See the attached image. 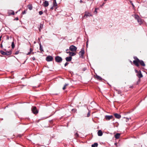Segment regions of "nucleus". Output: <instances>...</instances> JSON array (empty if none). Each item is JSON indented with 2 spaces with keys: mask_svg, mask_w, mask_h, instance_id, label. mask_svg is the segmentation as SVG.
<instances>
[{
  "mask_svg": "<svg viewBox=\"0 0 147 147\" xmlns=\"http://www.w3.org/2000/svg\"><path fill=\"white\" fill-rule=\"evenodd\" d=\"M9 13L11 15H14V11L12 10H10L9 11Z\"/></svg>",
  "mask_w": 147,
  "mask_h": 147,
  "instance_id": "412c9836",
  "label": "nucleus"
},
{
  "mask_svg": "<svg viewBox=\"0 0 147 147\" xmlns=\"http://www.w3.org/2000/svg\"><path fill=\"white\" fill-rule=\"evenodd\" d=\"M19 53V51H16L15 52V55H17V54H18Z\"/></svg>",
  "mask_w": 147,
  "mask_h": 147,
  "instance_id": "72a5a7b5",
  "label": "nucleus"
},
{
  "mask_svg": "<svg viewBox=\"0 0 147 147\" xmlns=\"http://www.w3.org/2000/svg\"><path fill=\"white\" fill-rule=\"evenodd\" d=\"M0 52L1 54L3 55H5V52L2 50H1L0 51Z\"/></svg>",
  "mask_w": 147,
  "mask_h": 147,
  "instance_id": "5701e85b",
  "label": "nucleus"
},
{
  "mask_svg": "<svg viewBox=\"0 0 147 147\" xmlns=\"http://www.w3.org/2000/svg\"><path fill=\"white\" fill-rule=\"evenodd\" d=\"M116 91L117 92H118V93L119 94H121V92L119 90H116Z\"/></svg>",
  "mask_w": 147,
  "mask_h": 147,
  "instance_id": "7c9ffc66",
  "label": "nucleus"
},
{
  "mask_svg": "<svg viewBox=\"0 0 147 147\" xmlns=\"http://www.w3.org/2000/svg\"><path fill=\"white\" fill-rule=\"evenodd\" d=\"M139 63H140V65L143 66H145V65L144 63V62L142 60H140Z\"/></svg>",
  "mask_w": 147,
  "mask_h": 147,
  "instance_id": "f3484780",
  "label": "nucleus"
},
{
  "mask_svg": "<svg viewBox=\"0 0 147 147\" xmlns=\"http://www.w3.org/2000/svg\"><path fill=\"white\" fill-rule=\"evenodd\" d=\"M51 9H53V7H52L51 8Z\"/></svg>",
  "mask_w": 147,
  "mask_h": 147,
  "instance_id": "de8ad7c7",
  "label": "nucleus"
},
{
  "mask_svg": "<svg viewBox=\"0 0 147 147\" xmlns=\"http://www.w3.org/2000/svg\"><path fill=\"white\" fill-rule=\"evenodd\" d=\"M80 3H82V1L81 0V1H80Z\"/></svg>",
  "mask_w": 147,
  "mask_h": 147,
  "instance_id": "49530a36",
  "label": "nucleus"
},
{
  "mask_svg": "<svg viewBox=\"0 0 147 147\" xmlns=\"http://www.w3.org/2000/svg\"><path fill=\"white\" fill-rule=\"evenodd\" d=\"M131 5H132L133 7H134V5L133 4V3H131Z\"/></svg>",
  "mask_w": 147,
  "mask_h": 147,
  "instance_id": "ea45409f",
  "label": "nucleus"
},
{
  "mask_svg": "<svg viewBox=\"0 0 147 147\" xmlns=\"http://www.w3.org/2000/svg\"><path fill=\"white\" fill-rule=\"evenodd\" d=\"M86 44H86V45H87H87H88V44H87V42H86Z\"/></svg>",
  "mask_w": 147,
  "mask_h": 147,
  "instance_id": "8fccbe9b",
  "label": "nucleus"
},
{
  "mask_svg": "<svg viewBox=\"0 0 147 147\" xmlns=\"http://www.w3.org/2000/svg\"><path fill=\"white\" fill-rule=\"evenodd\" d=\"M40 28H41V29H42V24H40Z\"/></svg>",
  "mask_w": 147,
  "mask_h": 147,
  "instance_id": "a19ab883",
  "label": "nucleus"
},
{
  "mask_svg": "<svg viewBox=\"0 0 147 147\" xmlns=\"http://www.w3.org/2000/svg\"><path fill=\"white\" fill-rule=\"evenodd\" d=\"M40 50L42 51H43V49L41 46V44H40Z\"/></svg>",
  "mask_w": 147,
  "mask_h": 147,
  "instance_id": "b1692460",
  "label": "nucleus"
},
{
  "mask_svg": "<svg viewBox=\"0 0 147 147\" xmlns=\"http://www.w3.org/2000/svg\"><path fill=\"white\" fill-rule=\"evenodd\" d=\"M39 30L40 31V29H39Z\"/></svg>",
  "mask_w": 147,
  "mask_h": 147,
  "instance_id": "603ef678",
  "label": "nucleus"
},
{
  "mask_svg": "<svg viewBox=\"0 0 147 147\" xmlns=\"http://www.w3.org/2000/svg\"><path fill=\"white\" fill-rule=\"evenodd\" d=\"M53 6H57V3L56 0H54L53 2Z\"/></svg>",
  "mask_w": 147,
  "mask_h": 147,
  "instance_id": "4be33fe9",
  "label": "nucleus"
},
{
  "mask_svg": "<svg viewBox=\"0 0 147 147\" xmlns=\"http://www.w3.org/2000/svg\"><path fill=\"white\" fill-rule=\"evenodd\" d=\"M135 72L137 74H138L139 72V71L136 69H135Z\"/></svg>",
  "mask_w": 147,
  "mask_h": 147,
  "instance_id": "f704fd0d",
  "label": "nucleus"
},
{
  "mask_svg": "<svg viewBox=\"0 0 147 147\" xmlns=\"http://www.w3.org/2000/svg\"><path fill=\"white\" fill-rule=\"evenodd\" d=\"M69 48L70 50L73 52L76 51L77 49V47L73 45L70 46Z\"/></svg>",
  "mask_w": 147,
  "mask_h": 147,
  "instance_id": "7ed1b4c3",
  "label": "nucleus"
},
{
  "mask_svg": "<svg viewBox=\"0 0 147 147\" xmlns=\"http://www.w3.org/2000/svg\"><path fill=\"white\" fill-rule=\"evenodd\" d=\"M69 55L70 56H74L75 55H76V53L74 52H70L69 53Z\"/></svg>",
  "mask_w": 147,
  "mask_h": 147,
  "instance_id": "4468645a",
  "label": "nucleus"
},
{
  "mask_svg": "<svg viewBox=\"0 0 147 147\" xmlns=\"http://www.w3.org/2000/svg\"><path fill=\"white\" fill-rule=\"evenodd\" d=\"M98 144L97 143H95L92 145V147H97L98 146Z\"/></svg>",
  "mask_w": 147,
  "mask_h": 147,
  "instance_id": "6ab92c4d",
  "label": "nucleus"
},
{
  "mask_svg": "<svg viewBox=\"0 0 147 147\" xmlns=\"http://www.w3.org/2000/svg\"><path fill=\"white\" fill-rule=\"evenodd\" d=\"M30 51H31V52L32 51V49L31 48H30Z\"/></svg>",
  "mask_w": 147,
  "mask_h": 147,
  "instance_id": "c03bdc74",
  "label": "nucleus"
},
{
  "mask_svg": "<svg viewBox=\"0 0 147 147\" xmlns=\"http://www.w3.org/2000/svg\"><path fill=\"white\" fill-rule=\"evenodd\" d=\"M98 9V8H96L95 9V11H94V13L95 14H96L97 13V10Z\"/></svg>",
  "mask_w": 147,
  "mask_h": 147,
  "instance_id": "cd10ccee",
  "label": "nucleus"
},
{
  "mask_svg": "<svg viewBox=\"0 0 147 147\" xmlns=\"http://www.w3.org/2000/svg\"><path fill=\"white\" fill-rule=\"evenodd\" d=\"M3 50H4L5 51H6V49H4Z\"/></svg>",
  "mask_w": 147,
  "mask_h": 147,
  "instance_id": "09e8293b",
  "label": "nucleus"
},
{
  "mask_svg": "<svg viewBox=\"0 0 147 147\" xmlns=\"http://www.w3.org/2000/svg\"><path fill=\"white\" fill-rule=\"evenodd\" d=\"M90 112L89 111L88 113L87 117H89L90 116Z\"/></svg>",
  "mask_w": 147,
  "mask_h": 147,
  "instance_id": "2f4dec72",
  "label": "nucleus"
},
{
  "mask_svg": "<svg viewBox=\"0 0 147 147\" xmlns=\"http://www.w3.org/2000/svg\"><path fill=\"white\" fill-rule=\"evenodd\" d=\"M26 10H24L22 13L23 14H25V13H26Z\"/></svg>",
  "mask_w": 147,
  "mask_h": 147,
  "instance_id": "c756f323",
  "label": "nucleus"
},
{
  "mask_svg": "<svg viewBox=\"0 0 147 147\" xmlns=\"http://www.w3.org/2000/svg\"><path fill=\"white\" fill-rule=\"evenodd\" d=\"M98 135L99 136H101L102 135V131L100 130H99L98 132Z\"/></svg>",
  "mask_w": 147,
  "mask_h": 147,
  "instance_id": "a211bd4d",
  "label": "nucleus"
},
{
  "mask_svg": "<svg viewBox=\"0 0 147 147\" xmlns=\"http://www.w3.org/2000/svg\"><path fill=\"white\" fill-rule=\"evenodd\" d=\"M146 74H147V73H146Z\"/></svg>",
  "mask_w": 147,
  "mask_h": 147,
  "instance_id": "5fc2aeb1",
  "label": "nucleus"
},
{
  "mask_svg": "<svg viewBox=\"0 0 147 147\" xmlns=\"http://www.w3.org/2000/svg\"><path fill=\"white\" fill-rule=\"evenodd\" d=\"M1 36L0 37V41L1 40Z\"/></svg>",
  "mask_w": 147,
  "mask_h": 147,
  "instance_id": "a18cd8bd",
  "label": "nucleus"
},
{
  "mask_svg": "<svg viewBox=\"0 0 147 147\" xmlns=\"http://www.w3.org/2000/svg\"><path fill=\"white\" fill-rule=\"evenodd\" d=\"M84 53V50L82 49H81L80 52H79V55L80 56H82Z\"/></svg>",
  "mask_w": 147,
  "mask_h": 147,
  "instance_id": "1a4fd4ad",
  "label": "nucleus"
},
{
  "mask_svg": "<svg viewBox=\"0 0 147 147\" xmlns=\"http://www.w3.org/2000/svg\"><path fill=\"white\" fill-rule=\"evenodd\" d=\"M68 64V63L67 62H66L65 64V66H67V64Z\"/></svg>",
  "mask_w": 147,
  "mask_h": 147,
  "instance_id": "c9c22d12",
  "label": "nucleus"
},
{
  "mask_svg": "<svg viewBox=\"0 0 147 147\" xmlns=\"http://www.w3.org/2000/svg\"><path fill=\"white\" fill-rule=\"evenodd\" d=\"M134 18L139 23V24H141L143 23V22L141 19L140 18L139 16L137 15H135L134 16Z\"/></svg>",
  "mask_w": 147,
  "mask_h": 147,
  "instance_id": "f257e3e1",
  "label": "nucleus"
},
{
  "mask_svg": "<svg viewBox=\"0 0 147 147\" xmlns=\"http://www.w3.org/2000/svg\"><path fill=\"white\" fill-rule=\"evenodd\" d=\"M105 118L107 121H109L112 119H113V120H114V119H113V117L112 115H106L105 117Z\"/></svg>",
  "mask_w": 147,
  "mask_h": 147,
  "instance_id": "20e7f679",
  "label": "nucleus"
},
{
  "mask_svg": "<svg viewBox=\"0 0 147 147\" xmlns=\"http://www.w3.org/2000/svg\"><path fill=\"white\" fill-rule=\"evenodd\" d=\"M96 78L97 79H99V80H101L102 79V78L99 76H97L96 77Z\"/></svg>",
  "mask_w": 147,
  "mask_h": 147,
  "instance_id": "c85d7f7f",
  "label": "nucleus"
},
{
  "mask_svg": "<svg viewBox=\"0 0 147 147\" xmlns=\"http://www.w3.org/2000/svg\"><path fill=\"white\" fill-rule=\"evenodd\" d=\"M28 9L30 10H31L32 9V5L30 4L28 5Z\"/></svg>",
  "mask_w": 147,
  "mask_h": 147,
  "instance_id": "aec40b11",
  "label": "nucleus"
},
{
  "mask_svg": "<svg viewBox=\"0 0 147 147\" xmlns=\"http://www.w3.org/2000/svg\"><path fill=\"white\" fill-rule=\"evenodd\" d=\"M126 118V122L128 121H129V118Z\"/></svg>",
  "mask_w": 147,
  "mask_h": 147,
  "instance_id": "e433bc0d",
  "label": "nucleus"
},
{
  "mask_svg": "<svg viewBox=\"0 0 147 147\" xmlns=\"http://www.w3.org/2000/svg\"><path fill=\"white\" fill-rule=\"evenodd\" d=\"M55 59L56 61L58 63L61 62L62 60V58L61 57L58 56L55 57Z\"/></svg>",
  "mask_w": 147,
  "mask_h": 147,
  "instance_id": "39448f33",
  "label": "nucleus"
},
{
  "mask_svg": "<svg viewBox=\"0 0 147 147\" xmlns=\"http://www.w3.org/2000/svg\"><path fill=\"white\" fill-rule=\"evenodd\" d=\"M104 4H105V3H103V4H102V5H104Z\"/></svg>",
  "mask_w": 147,
  "mask_h": 147,
  "instance_id": "3c124183",
  "label": "nucleus"
},
{
  "mask_svg": "<svg viewBox=\"0 0 147 147\" xmlns=\"http://www.w3.org/2000/svg\"><path fill=\"white\" fill-rule=\"evenodd\" d=\"M114 115L117 119H119L121 117V115L117 113L114 114Z\"/></svg>",
  "mask_w": 147,
  "mask_h": 147,
  "instance_id": "9d476101",
  "label": "nucleus"
},
{
  "mask_svg": "<svg viewBox=\"0 0 147 147\" xmlns=\"http://www.w3.org/2000/svg\"><path fill=\"white\" fill-rule=\"evenodd\" d=\"M11 47L12 49H13L15 47L14 42H12Z\"/></svg>",
  "mask_w": 147,
  "mask_h": 147,
  "instance_id": "a878e982",
  "label": "nucleus"
},
{
  "mask_svg": "<svg viewBox=\"0 0 147 147\" xmlns=\"http://www.w3.org/2000/svg\"><path fill=\"white\" fill-rule=\"evenodd\" d=\"M107 0H104L105 1H107Z\"/></svg>",
  "mask_w": 147,
  "mask_h": 147,
  "instance_id": "864d4df0",
  "label": "nucleus"
},
{
  "mask_svg": "<svg viewBox=\"0 0 147 147\" xmlns=\"http://www.w3.org/2000/svg\"><path fill=\"white\" fill-rule=\"evenodd\" d=\"M12 51H6L5 52V55H10L11 54Z\"/></svg>",
  "mask_w": 147,
  "mask_h": 147,
  "instance_id": "2eb2a0df",
  "label": "nucleus"
},
{
  "mask_svg": "<svg viewBox=\"0 0 147 147\" xmlns=\"http://www.w3.org/2000/svg\"><path fill=\"white\" fill-rule=\"evenodd\" d=\"M136 76L140 79L142 78L143 76V75L141 73V72L140 70L139 71V72L137 74Z\"/></svg>",
  "mask_w": 147,
  "mask_h": 147,
  "instance_id": "0eeeda50",
  "label": "nucleus"
},
{
  "mask_svg": "<svg viewBox=\"0 0 147 147\" xmlns=\"http://www.w3.org/2000/svg\"><path fill=\"white\" fill-rule=\"evenodd\" d=\"M3 47V46L2 45V44H1V48H2Z\"/></svg>",
  "mask_w": 147,
  "mask_h": 147,
  "instance_id": "79ce46f5",
  "label": "nucleus"
},
{
  "mask_svg": "<svg viewBox=\"0 0 147 147\" xmlns=\"http://www.w3.org/2000/svg\"><path fill=\"white\" fill-rule=\"evenodd\" d=\"M32 111L33 113L34 114H37L38 113V111L36 109V107H34L32 108Z\"/></svg>",
  "mask_w": 147,
  "mask_h": 147,
  "instance_id": "423d86ee",
  "label": "nucleus"
},
{
  "mask_svg": "<svg viewBox=\"0 0 147 147\" xmlns=\"http://www.w3.org/2000/svg\"><path fill=\"white\" fill-rule=\"evenodd\" d=\"M70 50H69V49H67L66 50V53H69L70 52Z\"/></svg>",
  "mask_w": 147,
  "mask_h": 147,
  "instance_id": "bb28decb",
  "label": "nucleus"
},
{
  "mask_svg": "<svg viewBox=\"0 0 147 147\" xmlns=\"http://www.w3.org/2000/svg\"><path fill=\"white\" fill-rule=\"evenodd\" d=\"M39 13L40 15H41L42 14L43 12L42 11H40L39 12Z\"/></svg>",
  "mask_w": 147,
  "mask_h": 147,
  "instance_id": "473e14b6",
  "label": "nucleus"
},
{
  "mask_svg": "<svg viewBox=\"0 0 147 147\" xmlns=\"http://www.w3.org/2000/svg\"><path fill=\"white\" fill-rule=\"evenodd\" d=\"M68 85V84H65L64 86L63 87V89L64 90L66 88V86H67Z\"/></svg>",
  "mask_w": 147,
  "mask_h": 147,
  "instance_id": "393cba45",
  "label": "nucleus"
},
{
  "mask_svg": "<svg viewBox=\"0 0 147 147\" xmlns=\"http://www.w3.org/2000/svg\"><path fill=\"white\" fill-rule=\"evenodd\" d=\"M65 59L67 61H70L72 59V57L71 56L67 57Z\"/></svg>",
  "mask_w": 147,
  "mask_h": 147,
  "instance_id": "ddd939ff",
  "label": "nucleus"
},
{
  "mask_svg": "<svg viewBox=\"0 0 147 147\" xmlns=\"http://www.w3.org/2000/svg\"><path fill=\"white\" fill-rule=\"evenodd\" d=\"M43 5L45 7H47L49 5V2L48 1H46L43 3Z\"/></svg>",
  "mask_w": 147,
  "mask_h": 147,
  "instance_id": "9b49d317",
  "label": "nucleus"
},
{
  "mask_svg": "<svg viewBox=\"0 0 147 147\" xmlns=\"http://www.w3.org/2000/svg\"><path fill=\"white\" fill-rule=\"evenodd\" d=\"M134 59L135 60L133 61L134 64L137 67L139 66V63L140 60L137 57H134Z\"/></svg>",
  "mask_w": 147,
  "mask_h": 147,
  "instance_id": "f03ea898",
  "label": "nucleus"
},
{
  "mask_svg": "<svg viewBox=\"0 0 147 147\" xmlns=\"http://www.w3.org/2000/svg\"><path fill=\"white\" fill-rule=\"evenodd\" d=\"M46 59L48 61H51L53 59V57L51 56H49L47 57Z\"/></svg>",
  "mask_w": 147,
  "mask_h": 147,
  "instance_id": "6e6552de",
  "label": "nucleus"
},
{
  "mask_svg": "<svg viewBox=\"0 0 147 147\" xmlns=\"http://www.w3.org/2000/svg\"><path fill=\"white\" fill-rule=\"evenodd\" d=\"M32 59L33 60H35V58L34 57H32Z\"/></svg>",
  "mask_w": 147,
  "mask_h": 147,
  "instance_id": "4c0bfd02",
  "label": "nucleus"
},
{
  "mask_svg": "<svg viewBox=\"0 0 147 147\" xmlns=\"http://www.w3.org/2000/svg\"><path fill=\"white\" fill-rule=\"evenodd\" d=\"M120 134L119 133H117L115 135V137L116 139H118L120 137Z\"/></svg>",
  "mask_w": 147,
  "mask_h": 147,
  "instance_id": "dca6fc26",
  "label": "nucleus"
},
{
  "mask_svg": "<svg viewBox=\"0 0 147 147\" xmlns=\"http://www.w3.org/2000/svg\"><path fill=\"white\" fill-rule=\"evenodd\" d=\"M15 19V20H18V18H16V19Z\"/></svg>",
  "mask_w": 147,
  "mask_h": 147,
  "instance_id": "37998d69",
  "label": "nucleus"
},
{
  "mask_svg": "<svg viewBox=\"0 0 147 147\" xmlns=\"http://www.w3.org/2000/svg\"><path fill=\"white\" fill-rule=\"evenodd\" d=\"M92 15H91L90 13H86L85 14L84 18H87L88 16H92Z\"/></svg>",
  "mask_w": 147,
  "mask_h": 147,
  "instance_id": "f8f14e48",
  "label": "nucleus"
},
{
  "mask_svg": "<svg viewBox=\"0 0 147 147\" xmlns=\"http://www.w3.org/2000/svg\"><path fill=\"white\" fill-rule=\"evenodd\" d=\"M31 51H30L29 52H28L27 54V55H29V54H30L31 53Z\"/></svg>",
  "mask_w": 147,
  "mask_h": 147,
  "instance_id": "58836bf2",
  "label": "nucleus"
}]
</instances>
